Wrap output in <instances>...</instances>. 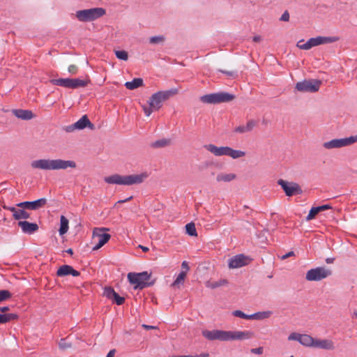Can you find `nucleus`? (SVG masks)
Returning a JSON list of instances; mask_svg holds the SVG:
<instances>
[{
	"label": "nucleus",
	"mask_w": 357,
	"mask_h": 357,
	"mask_svg": "<svg viewBox=\"0 0 357 357\" xmlns=\"http://www.w3.org/2000/svg\"><path fill=\"white\" fill-rule=\"evenodd\" d=\"M234 96L226 92H220L204 95L201 97L202 102L208 104H217L230 102L234 99Z\"/></svg>",
	"instance_id": "obj_7"
},
{
	"label": "nucleus",
	"mask_w": 357,
	"mask_h": 357,
	"mask_svg": "<svg viewBox=\"0 0 357 357\" xmlns=\"http://www.w3.org/2000/svg\"><path fill=\"white\" fill-rule=\"evenodd\" d=\"M301 335V334H299L297 333H292L289 335L288 340H296V341L298 342V340H300Z\"/></svg>",
	"instance_id": "obj_48"
},
{
	"label": "nucleus",
	"mask_w": 357,
	"mask_h": 357,
	"mask_svg": "<svg viewBox=\"0 0 357 357\" xmlns=\"http://www.w3.org/2000/svg\"><path fill=\"white\" fill-rule=\"evenodd\" d=\"M319 213V211L317 210V207H312L308 215H307L306 217V220H311L312 219H314L315 218V216Z\"/></svg>",
	"instance_id": "obj_40"
},
{
	"label": "nucleus",
	"mask_w": 357,
	"mask_h": 357,
	"mask_svg": "<svg viewBox=\"0 0 357 357\" xmlns=\"http://www.w3.org/2000/svg\"><path fill=\"white\" fill-rule=\"evenodd\" d=\"M164 40V38L162 36H153L150 38V43L152 44L159 43Z\"/></svg>",
	"instance_id": "obj_44"
},
{
	"label": "nucleus",
	"mask_w": 357,
	"mask_h": 357,
	"mask_svg": "<svg viewBox=\"0 0 357 357\" xmlns=\"http://www.w3.org/2000/svg\"><path fill=\"white\" fill-rule=\"evenodd\" d=\"M3 208L13 213V217L14 218L15 220H19L21 219L30 218V213L22 208L17 207V204L15 205V206H3Z\"/></svg>",
	"instance_id": "obj_17"
},
{
	"label": "nucleus",
	"mask_w": 357,
	"mask_h": 357,
	"mask_svg": "<svg viewBox=\"0 0 357 357\" xmlns=\"http://www.w3.org/2000/svg\"><path fill=\"white\" fill-rule=\"evenodd\" d=\"M31 167L35 169L45 171H54L66 169L68 168L75 169L77 164L73 160H65L62 159H39L33 160Z\"/></svg>",
	"instance_id": "obj_1"
},
{
	"label": "nucleus",
	"mask_w": 357,
	"mask_h": 357,
	"mask_svg": "<svg viewBox=\"0 0 357 357\" xmlns=\"http://www.w3.org/2000/svg\"><path fill=\"white\" fill-rule=\"evenodd\" d=\"M257 121L255 120H249L245 125L239 126L234 129L236 132L245 133L250 132L256 126Z\"/></svg>",
	"instance_id": "obj_24"
},
{
	"label": "nucleus",
	"mask_w": 357,
	"mask_h": 357,
	"mask_svg": "<svg viewBox=\"0 0 357 357\" xmlns=\"http://www.w3.org/2000/svg\"><path fill=\"white\" fill-rule=\"evenodd\" d=\"M116 351L115 349H113L109 351L106 357H114Z\"/></svg>",
	"instance_id": "obj_57"
},
{
	"label": "nucleus",
	"mask_w": 357,
	"mask_h": 357,
	"mask_svg": "<svg viewBox=\"0 0 357 357\" xmlns=\"http://www.w3.org/2000/svg\"><path fill=\"white\" fill-rule=\"evenodd\" d=\"M10 291H0V302L6 301L11 297Z\"/></svg>",
	"instance_id": "obj_41"
},
{
	"label": "nucleus",
	"mask_w": 357,
	"mask_h": 357,
	"mask_svg": "<svg viewBox=\"0 0 357 357\" xmlns=\"http://www.w3.org/2000/svg\"><path fill=\"white\" fill-rule=\"evenodd\" d=\"M304 40H299L297 44H296V46L301 49V50H309L308 49V46L307 45V42L306 43H303Z\"/></svg>",
	"instance_id": "obj_45"
},
{
	"label": "nucleus",
	"mask_w": 357,
	"mask_h": 357,
	"mask_svg": "<svg viewBox=\"0 0 357 357\" xmlns=\"http://www.w3.org/2000/svg\"><path fill=\"white\" fill-rule=\"evenodd\" d=\"M144 84L142 78H135L131 82L125 83V86L129 90H134L138 87L142 86Z\"/></svg>",
	"instance_id": "obj_28"
},
{
	"label": "nucleus",
	"mask_w": 357,
	"mask_h": 357,
	"mask_svg": "<svg viewBox=\"0 0 357 357\" xmlns=\"http://www.w3.org/2000/svg\"><path fill=\"white\" fill-rule=\"evenodd\" d=\"M107 228H95L93 231L92 241L95 243L93 250H98L102 248L111 238V235L105 232Z\"/></svg>",
	"instance_id": "obj_9"
},
{
	"label": "nucleus",
	"mask_w": 357,
	"mask_h": 357,
	"mask_svg": "<svg viewBox=\"0 0 357 357\" xmlns=\"http://www.w3.org/2000/svg\"><path fill=\"white\" fill-rule=\"evenodd\" d=\"M89 80L79 78L70 79V89H77L87 86Z\"/></svg>",
	"instance_id": "obj_27"
},
{
	"label": "nucleus",
	"mask_w": 357,
	"mask_h": 357,
	"mask_svg": "<svg viewBox=\"0 0 357 357\" xmlns=\"http://www.w3.org/2000/svg\"><path fill=\"white\" fill-rule=\"evenodd\" d=\"M149 176L148 173L142 172L139 174L120 175L113 174L105 177L104 181L109 184H117L123 185H132L143 183Z\"/></svg>",
	"instance_id": "obj_2"
},
{
	"label": "nucleus",
	"mask_w": 357,
	"mask_h": 357,
	"mask_svg": "<svg viewBox=\"0 0 357 357\" xmlns=\"http://www.w3.org/2000/svg\"><path fill=\"white\" fill-rule=\"evenodd\" d=\"M209 355L208 353H202L199 355H195L194 357H208Z\"/></svg>",
	"instance_id": "obj_61"
},
{
	"label": "nucleus",
	"mask_w": 357,
	"mask_h": 357,
	"mask_svg": "<svg viewBox=\"0 0 357 357\" xmlns=\"http://www.w3.org/2000/svg\"><path fill=\"white\" fill-rule=\"evenodd\" d=\"M142 107H143L144 114H146V116H149L151 114V113L153 112V111H155L150 105L149 107L143 105Z\"/></svg>",
	"instance_id": "obj_47"
},
{
	"label": "nucleus",
	"mask_w": 357,
	"mask_h": 357,
	"mask_svg": "<svg viewBox=\"0 0 357 357\" xmlns=\"http://www.w3.org/2000/svg\"><path fill=\"white\" fill-rule=\"evenodd\" d=\"M167 291H158L157 294L153 293L149 294V297L152 302L158 304L160 302L169 303L170 300L167 299L168 296L167 295Z\"/></svg>",
	"instance_id": "obj_23"
},
{
	"label": "nucleus",
	"mask_w": 357,
	"mask_h": 357,
	"mask_svg": "<svg viewBox=\"0 0 357 357\" xmlns=\"http://www.w3.org/2000/svg\"><path fill=\"white\" fill-rule=\"evenodd\" d=\"M46 198H40L37 200L30 202V210H38L44 207L47 204Z\"/></svg>",
	"instance_id": "obj_29"
},
{
	"label": "nucleus",
	"mask_w": 357,
	"mask_h": 357,
	"mask_svg": "<svg viewBox=\"0 0 357 357\" xmlns=\"http://www.w3.org/2000/svg\"><path fill=\"white\" fill-rule=\"evenodd\" d=\"M68 70L70 73L75 75L77 73V66L75 65H70L68 66Z\"/></svg>",
	"instance_id": "obj_51"
},
{
	"label": "nucleus",
	"mask_w": 357,
	"mask_h": 357,
	"mask_svg": "<svg viewBox=\"0 0 357 357\" xmlns=\"http://www.w3.org/2000/svg\"><path fill=\"white\" fill-rule=\"evenodd\" d=\"M204 149L215 156H229L233 159H237L245 155V152L240 150H234L229 146H217L213 144L204 145Z\"/></svg>",
	"instance_id": "obj_4"
},
{
	"label": "nucleus",
	"mask_w": 357,
	"mask_h": 357,
	"mask_svg": "<svg viewBox=\"0 0 357 357\" xmlns=\"http://www.w3.org/2000/svg\"><path fill=\"white\" fill-rule=\"evenodd\" d=\"M220 71L225 75H227L228 77L231 78H236L237 77V73L234 70H220Z\"/></svg>",
	"instance_id": "obj_42"
},
{
	"label": "nucleus",
	"mask_w": 357,
	"mask_h": 357,
	"mask_svg": "<svg viewBox=\"0 0 357 357\" xmlns=\"http://www.w3.org/2000/svg\"><path fill=\"white\" fill-rule=\"evenodd\" d=\"M332 272L329 268L325 267H317L309 270L306 273V280L308 281H319L331 275Z\"/></svg>",
	"instance_id": "obj_10"
},
{
	"label": "nucleus",
	"mask_w": 357,
	"mask_h": 357,
	"mask_svg": "<svg viewBox=\"0 0 357 357\" xmlns=\"http://www.w3.org/2000/svg\"><path fill=\"white\" fill-rule=\"evenodd\" d=\"M261 40H262V38H261V36H254V37H253V38H252V40H253L254 42H255V43H259V42H261Z\"/></svg>",
	"instance_id": "obj_58"
},
{
	"label": "nucleus",
	"mask_w": 357,
	"mask_h": 357,
	"mask_svg": "<svg viewBox=\"0 0 357 357\" xmlns=\"http://www.w3.org/2000/svg\"><path fill=\"white\" fill-rule=\"evenodd\" d=\"M170 144V140L167 139H161L154 142L152 146L154 148L165 147Z\"/></svg>",
	"instance_id": "obj_36"
},
{
	"label": "nucleus",
	"mask_w": 357,
	"mask_h": 357,
	"mask_svg": "<svg viewBox=\"0 0 357 357\" xmlns=\"http://www.w3.org/2000/svg\"><path fill=\"white\" fill-rule=\"evenodd\" d=\"M236 178V175L234 173L220 172L216 176L217 182H230Z\"/></svg>",
	"instance_id": "obj_26"
},
{
	"label": "nucleus",
	"mask_w": 357,
	"mask_h": 357,
	"mask_svg": "<svg viewBox=\"0 0 357 357\" xmlns=\"http://www.w3.org/2000/svg\"><path fill=\"white\" fill-rule=\"evenodd\" d=\"M0 310L3 312L8 311L9 307L8 306L0 307Z\"/></svg>",
	"instance_id": "obj_64"
},
{
	"label": "nucleus",
	"mask_w": 357,
	"mask_h": 357,
	"mask_svg": "<svg viewBox=\"0 0 357 357\" xmlns=\"http://www.w3.org/2000/svg\"><path fill=\"white\" fill-rule=\"evenodd\" d=\"M182 271L181 273H184L187 275L188 271H189L190 268L188 266V264L187 261H184L181 264Z\"/></svg>",
	"instance_id": "obj_50"
},
{
	"label": "nucleus",
	"mask_w": 357,
	"mask_h": 357,
	"mask_svg": "<svg viewBox=\"0 0 357 357\" xmlns=\"http://www.w3.org/2000/svg\"><path fill=\"white\" fill-rule=\"evenodd\" d=\"M18 226L22 229L24 234H32L36 232L39 227L36 223L29 222L28 221H20Z\"/></svg>",
	"instance_id": "obj_20"
},
{
	"label": "nucleus",
	"mask_w": 357,
	"mask_h": 357,
	"mask_svg": "<svg viewBox=\"0 0 357 357\" xmlns=\"http://www.w3.org/2000/svg\"><path fill=\"white\" fill-rule=\"evenodd\" d=\"M185 277L186 274L181 272L172 284V287L174 289L181 288V284L184 282Z\"/></svg>",
	"instance_id": "obj_34"
},
{
	"label": "nucleus",
	"mask_w": 357,
	"mask_h": 357,
	"mask_svg": "<svg viewBox=\"0 0 357 357\" xmlns=\"http://www.w3.org/2000/svg\"><path fill=\"white\" fill-rule=\"evenodd\" d=\"M59 347L61 350H66L72 347V343L68 342L66 339L62 338L59 342Z\"/></svg>",
	"instance_id": "obj_37"
},
{
	"label": "nucleus",
	"mask_w": 357,
	"mask_h": 357,
	"mask_svg": "<svg viewBox=\"0 0 357 357\" xmlns=\"http://www.w3.org/2000/svg\"><path fill=\"white\" fill-rule=\"evenodd\" d=\"M68 229V220L63 215L61 216L60 218V228H59V234L60 235L65 234Z\"/></svg>",
	"instance_id": "obj_32"
},
{
	"label": "nucleus",
	"mask_w": 357,
	"mask_h": 357,
	"mask_svg": "<svg viewBox=\"0 0 357 357\" xmlns=\"http://www.w3.org/2000/svg\"><path fill=\"white\" fill-rule=\"evenodd\" d=\"M105 13L103 8H94L77 11L76 17L81 22H89L102 17Z\"/></svg>",
	"instance_id": "obj_6"
},
{
	"label": "nucleus",
	"mask_w": 357,
	"mask_h": 357,
	"mask_svg": "<svg viewBox=\"0 0 357 357\" xmlns=\"http://www.w3.org/2000/svg\"><path fill=\"white\" fill-rule=\"evenodd\" d=\"M144 329L146 330H151V329H158L157 326H149L146 324H142V326Z\"/></svg>",
	"instance_id": "obj_56"
},
{
	"label": "nucleus",
	"mask_w": 357,
	"mask_h": 357,
	"mask_svg": "<svg viewBox=\"0 0 357 357\" xmlns=\"http://www.w3.org/2000/svg\"><path fill=\"white\" fill-rule=\"evenodd\" d=\"M13 113L16 117L22 120H30L34 117L33 114L30 110L14 109L13 110Z\"/></svg>",
	"instance_id": "obj_25"
},
{
	"label": "nucleus",
	"mask_w": 357,
	"mask_h": 357,
	"mask_svg": "<svg viewBox=\"0 0 357 357\" xmlns=\"http://www.w3.org/2000/svg\"><path fill=\"white\" fill-rule=\"evenodd\" d=\"M312 347L326 350H333L335 349L334 342L331 340L328 339H314Z\"/></svg>",
	"instance_id": "obj_21"
},
{
	"label": "nucleus",
	"mask_w": 357,
	"mask_h": 357,
	"mask_svg": "<svg viewBox=\"0 0 357 357\" xmlns=\"http://www.w3.org/2000/svg\"><path fill=\"white\" fill-rule=\"evenodd\" d=\"M178 91L172 89L168 91H161L153 93L149 101V105L155 110H158L162 105V102L168 100L170 97L176 95Z\"/></svg>",
	"instance_id": "obj_5"
},
{
	"label": "nucleus",
	"mask_w": 357,
	"mask_h": 357,
	"mask_svg": "<svg viewBox=\"0 0 357 357\" xmlns=\"http://www.w3.org/2000/svg\"><path fill=\"white\" fill-rule=\"evenodd\" d=\"M102 296L112 301L118 305H121L125 302V297L121 296L116 291H103Z\"/></svg>",
	"instance_id": "obj_22"
},
{
	"label": "nucleus",
	"mask_w": 357,
	"mask_h": 357,
	"mask_svg": "<svg viewBox=\"0 0 357 357\" xmlns=\"http://www.w3.org/2000/svg\"><path fill=\"white\" fill-rule=\"evenodd\" d=\"M50 82L54 85L70 89V78L52 79Z\"/></svg>",
	"instance_id": "obj_31"
},
{
	"label": "nucleus",
	"mask_w": 357,
	"mask_h": 357,
	"mask_svg": "<svg viewBox=\"0 0 357 357\" xmlns=\"http://www.w3.org/2000/svg\"><path fill=\"white\" fill-rule=\"evenodd\" d=\"M334 260H335V259H334V258H327V259H326V262L327 264H332V263H333Z\"/></svg>",
	"instance_id": "obj_63"
},
{
	"label": "nucleus",
	"mask_w": 357,
	"mask_h": 357,
	"mask_svg": "<svg viewBox=\"0 0 357 357\" xmlns=\"http://www.w3.org/2000/svg\"><path fill=\"white\" fill-rule=\"evenodd\" d=\"M18 318L17 314H0V324H6L11 320H15Z\"/></svg>",
	"instance_id": "obj_33"
},
{
	"label": "nucleus",
	"mask_w": 357,
	"mask_h": 357,
	"mask_svg": "<svg viewBox=\"0 0 357 357\" xmlns=\"http://www.w3.org/2000/svg\"><path fill=\"white\" fill-rule=\"evenodd\" d=\"M294 252L293 251H291V252H289L288 253H287V254H285V255H282V256L281 257V259H282V260H284V259H287L288 257H291V256H294Z\"/></svg>",
	"instance_id": "obj_55"
},
{
	"label": "nucleus",
	"mask_w": 357,
	"mask_h": 357,
	"mask_svg": "<svg viewBox=\"0 0 357 357\" xmlns=\"http://www.w3.org/2000/svg\"><path fill=\"white\" fill-rule=\"evenodd\" d=\"M263 351H264V349H263L262 347H259L258 348L252 349L250 350V352L252 354H258V355L262 354Z\"/></svg>",
	"instance_id": "obj_49"
},
{
	"label": "nucleus",
	"mask_w": 357,
	"mask_h": 357,
	"mask_svg": "<svg viewBox=\"0 0 357 357\" xmlns=\"http://www.w3.org/2000/svg\"><path fill=\"white\" fill-rule=\"evenodd\" d=\"M357 142V135L348 137L333 139L323 144L324 148L326 149H340L345 146H351Z\"/></svg>",
	"instance_id": "obj_8"
},
{
	"label": "nucleus",
	"mask_w": 357,
	"mask_h": 357,
	"mask_svg": "<svg viewBox=\"0 0 357 357\" xmlns=\"http://www.w3.org/2000/svg\"><path fill=\"white\" fill-rule=\"evenodd\" d=\"M89 128L91 130L94 129V125L89 121L86 115H84L75 123L66 127L67 132H73L75 130H82L85 128Z\"/></svg>",
	"instance_id": "obj_14"
},
{
	"label": "nucleus",
	"mask_w": 357,
	"mask_h": 357,
	"mask_svg": "<svg viewBox=\"0 0 357 357\" xmlns=\"http://www.w3.org/2000/svg\"><path fill=\"white\" fill-rule=\"evenodd\" d=\"M227 282L225 280H220L219 282H217L215 283H214L212 286L213 288H217V287H222L223 286V284H226Z\"/></svg>",
	"instance_id": "obj_53"
},
{
	"label": "nucleus",
	"mask_w": 357,
	"mask_h": 357,
	"mask_svg": "<svg viewBox=\"0 0 357 357\" xmlns=\"http://www.w3.org/2000/svg\"><path fill=\"white\" fill-rule=\"evenodd\" d=\"M139 248H141L145 252H148L149 250L148 247H146V246H144V245H139Z\"/></svg>",
	"instance_id": "obj_62"
},
{
	"label": "nucleus",
	"mask_w": 357,
	"mask_h": 357,
	"mask_svg": "<svg viewBox=\"0 0 357 357\" xmlns=\"http://www.w3.org/2000/svg\"><path fill=\"white\" fill-rule=\"evenodd\" d=\"M257 314L254 313L252 314H247L246 319H257Z\"/></svg>",
	"instance_id": "obj_60"
},
{
	"label": "nucleus",
	"mask_w": 357,
	"mask_h": 357,
	"mask_svg": "<svg viewBox=\"0 0 357 357\" xmlns=\"http://www.w3.org/2000/svg\"><path fill=\"white\" fill-rule=\"evenodd\" d=\"M79 275L80 273L70 265H63L60 266L56 271V275L58 277H66L68 275L77 277Z\"/></svg>",
	"instance_id": "obj_19"
},
{
	"label": "nucleus",
	"mask_w": 357,
	"mask_h": 357,
	"mask_svg": "<svg viewBox=\"0 0 357 357\" xmlns=\"http://www.w3.org/2000/svg\"><path fill=\"white\" fill-rule=\"evenodd\" d=\"M321 82L319 79H308L299 82L296 84V89L301 92L314 93L319 91Z\"/></svg>",
	"instance_id": "obj_11"
},
{
	"label": "nucleus",
	"mask_w": 357,
	"mask_h": 357,
	"mask_svg": "<svg viewBox=\"0 0 357 357\" xmlns=\"http://www.w3.org/2000/svg\"><path fill=\"white\" fill-rule=\"evenodd\" d=\"M128 280L135 289L151 287L155 283L156 278L153 277L151 272L129 273Z\"/></svg>",
	"instance_id": "obj_3"
},
{
	"label": "nucleus",
	"mask_w": 357,
	"mask_h": 357,
	"mask_svg": "<svg viewBox=\"0 0 357 357\" xmlns=\"http://www.w3.org/2000/svg\"><path fill=\"white\" fill-rule=\"evenodd\" d=\"M232 314L234 317H240L245 319H246L247 318V314L241 310H234L232 312Z\"/></svg>",
	"instance_id": "obj_43"
},
{
	"label": "nucleus",
	"mask_w": 357,
	"mask_h": 357,
	"mask_svg": "<svg viewBox=\"0 0 357 357\" xmlns=\"http://www.w3.org/2000/svg\"><path fill=\"white\" fill-rule=\"evenodd\" d=\"M337 37H324L318 36L316 38H311L307 41L308 49H311L313 47L318 46L322 44L331 43L338 40Z\"/></svg>",
	"instance_id": "obj_16"
},
{
	"label": "nucleus",
	"mask_w": 357,
	"mask_h": 357,
	"mask_svg": "<svg viewBox=\"0 0 357 357\" xmlns=\"http://www.w3.org/2000/svg\"><path fill=\"white\" fill-rule=\"evenodd\" d=\"M256 314L257 316V319L261 320L268 318L271 315L272 312L271 311H265L256 312Z\"/></svg>",
	"instance_id": "obj_39"
},
{
	"label": "nucleus",
	"mask_w": 357,
	"mask_h": 357,
	"mask_svg": "<svg viewBox=\"0 0 357 357\" xmlns=\"http://www.w3.org/2000/svg\"><path fill=\"white\" fill-rule=\"evenodd\" d=\"M185 230L186 233L191 236H197L195 225L193 222L188 223L185 225Z\"/></svg>",
	"instance_id": "obj_35"
},
{
	"label": "nucleus",
	"mask_w": 357,
	"mask_h": 357,
	"mask_svg": "<svg viewBox=\"0 0 357 357\" xmlns=\"http://www.w3.org/2000/svg\"><path fill=\"white\" fill-rule=\"evenodd\" d=\"M254 337V333L245 331H229V341L244 340L250 339Z\"/></svg>",
	"instance_id": "obj_18"
},
{
	"label": "nucleus",
	"mask_w": 357,
	"mask_h": 357,
	"mask_svg": "<svg viewBox=\"0 0 357 357\" xmlns=\"http://www.w3.org/2000/svg\"><path fill=\"white\" fill-rule=\"evenodd\" d=\"M132 199V197L131 196V197H128V198H127V199H126L119 200V201H118V202L115 204V206H116L118 204L125 203V202H128V201H130V199Z\"/></svg>",
	"instance_id": "obj_59"
},
{
	"label": "nucleus",
	"mask_w": 357,
	"mask_h": 357,
	"mask_svg": "<svg viewBox=\"0 0 357 357\" xmlns=\"http://www.w3.org/2000/svg\"><path fill=\"white\" fill-rule=\"evenodd\" d=\"M202 335L211 341L219 340L222 342L229 341V331L222 330H205L202 331Z\"/></svg>",
	"instance_id": "obj_12"
},
{
	"label": "nucleus",
	"mask_w": 357,
	"mask_h": 357,
	"mask_svg": "<svg viewBox=\"0 0 357 357\" xmlns=\"http://www.w3.org/2000/svg\"><path fill=\"white\" fill-rule=\"evenodd\" d=\"M289 13H288V12H287V11H285V12L282 14V15L281 16L280 20H281L282 21L287 22V21H288V20H289Z\"/></svg>",
	"instance_id": "obj_54"
},
{
	"label": "nucleus",
	"mask_w": 357,
	"mask_h": 357,
	"mask_svg": "<svg viewBox=\"0 0 357 357\" xmlns=\"http://www.w3.org/2000/svg\"><path fill=\"white\" fill-rule=\"evenodd\" d=\"M250 262V259L243 255H237L230 258L228 266L229 268H238L248 265Z\"/></svg>",
	"instance_id": "obj_15"
},
{
	"label": "nucleus",
	"mask_w": 357,
	"mask_h": 357,
	"mask_svg": "<svg viewBox=\"0 0 357 357\" xmlns=\"http://www.w3.org/2000/svg\"><path fill=\"white\" fill-rule=\"evenodd\" d=\"M115 55L120 60L127 61L128 59V52L125 50H116Z\"/></svg>",
	"instance_id": "obj_38"
},
{
	"label": "nucleus",
	"mask_w": 357,
	"mask_h": 357,
	"mask_svg": "<svg viewBox=\"0 0 357 357\" xmlns=\"http://www.w3.org/2000/svg\"><path fill=\"white\" fill-rule=\"evenodd\" d=\"M317 210L319 212L321 211H326V210H328V209H330L331 208V206L328 204H326V205H322V206H317Z\"/></svg>",
	"instance_id": "obj_52"
},
{
	"label": "nucleus",
	"mask_w": 357,
	"mask_h": 357,
	"mask_svg": "<svg viewBox=\"0 0 357 357\" xmlns=\"http://www.w3.org/2000/svg\"><path fill=\"white\" fill-rule=\"evenodd\" d=\"M17 206L19 208H22L24 210L28 209L30 210V202H23L17 204Z\"/></svg>",
	"instance_id": "obj_46"
},
{
	"label": "nucleus",
	"mask_w": 357,
	"mask_h": 357,
	"mask_svg": "<svg viewBox=\"0 0 357 357\" xmlns=\"http://www.w3.org/2000/svg\"><path fill=\"white\" fill-rule=\"evenodd\" d=\"M278 184L281 186L285 195L288 197L300 195L303 192L301 186L295 182H289L283 179H279Z\"/></svg>",
	"instance_id": "obj_13"
},
{
	"label": "nucleus",
	"mask_w": 357,
	"mask_h": 357,
	"mask_svg": "<svg viewBox=\"0 0 357 357\" xmlns=\"http://www.w3.org/2000/svg\"><path fill=\"white\" fill-rule=\"evenodd\" d=\"M314 339V338H313L312 336L309 335L303 334L301 335L300 340H298V342L305 347H312Z\"/></svg>",
	"instance_id": "obj_30"
}]
</instances>
